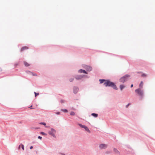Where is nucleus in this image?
Masks as SVG:
<instances>
[{
    "instance_id": "nucleus-1",
    "label": "nucleus",
    "mask_w": 155,
    "mask_h": 155,
    "mask_svg": "<svg viewBox=\"0 0 155 155\" xmlns=\"http://www.w3.org/2000/svg\"><path fill=\"white\" fill-rule=\"evenodd\" d=\"M104 85L106 86H110L113 87L114 89L117 90V88L116 85L113 82L110 81L109 80H106L104 82Z\"/></svg>"
},
{
    "instance_id": "nucleus-2",
    "label": "nucleus",
    "mask_w": 155,
    "mask_h": 155,
    "mask_svg": "<svg viewBox=\"0 0 155 155\" xmlns=\"http://www.w3.org/2000/svg\"><path fill=\"white\" fill-rule=\"evenodd\" d=\"M135 92L137 93L139 96H140L141 98H142L143 96V90L140 88H138L135 90Z\"/></svg>"
},
{
    "instance_id": "nucleus-3",
    "label": "nucleus",
    "mask_w": 155,
    "mask_h": 155,
    "mask_svg": "<svg viewBox=\"0 0 155 155\" xmlns=\"http://www.w3.org/2000/svg\"><path fill=\"white\" fill-rule=\"evenodd\" d=\"M130 76L129 75H126L122 77L120 80V81L122 83H124L127 81L130 78Z\"/></svg>"
},
{
    "instance_id": "nucleus-4",
    "label": "nucleus",
    "mask_w": 155,
    "mask_h": 155,
    "mask_svg": "<svg viewBox=\"0 0 155 155\" xmlns=\"http://www.w3.org/2000/svg\"><path fill=\"white\" fill-rule=\"evenodd\" d=\"M56 133V131L53 129L51 128V130L48 132L49 134L51 135L52 136L54 137H55V134Z\"/></svg>"
},
{
    "instance_id": "nucleus-5",
    "label": "nucleus",
    "mask_w": 155,
    "mask_h": 155,
    "mask_svg": "<svg viewBox=\"0 0 155 155\" xmlns=\"http://www.w3.org/2000/svg\"><path fill=\"white\" fill-rule=\"evenodd\" d=\"M107 146V144H101L99 145V147L101 149H103L106 148Z\"/></svg>"
},
{
    "instance_id": "nucleus-6",
    "label": "nucleus",
    "mask_w": 155,
    "mask_h": 155,
    "mask_svg": "<svg viewBox=\"0 0 155 155\" xmlns=\"http://www.w3.org/2000/svg\"><path fill=\"white\" fill-rule=\"evenodd\" d=\"M86 69L87 71H91L92 70V68L91 67L89 66H86Z\"/></svg>"
},
{
    "instance_id": "nucleus-7",
    "label": "nucleus",
    "mask_w": 155,
    "mask_h": 155,
    "mask_svg": "<svg viewBox=\"0 0 155 155\" xmlns=\"http://www.w3.org/2000/svg\"><path fill=\"white\" fill-rule=\"evenodd\" d=\"M83 78V76L81 75H78L76 76L75 78L77 79H80Z\"/></svg>"
},
{
    "instance_id": "nucleus-8",
    "label": "nucleus",
    "mask_w": 155,
    "mask_h": 155,
    "mask_svg": "<svg viewBox=\"0 0 155 155\" xmlns=\"http://www.w3.org/2000/svg\"><path fill=\"white\" fill-rule=\"evenodd\" d=\"M78 72L80 73H83L84 74H87V72L84 70L82 69H80L78 71Z\"/></svg>"
},
{
    "instance_id": "nucleus-9",
    "label": "nucleus",
    "mask_w": 155,
    "mask_h": 155,
    "mask_svg": "<svg viewBox=\"0 0 155 155\" xmlns=\"http://www.w3.org/2000/svg\"><path fill=\"white\" fill-rule=\"evenodd\" d=\"M114 151L117 154H120V153L119 151L116 148H114Z\"/></svg>"
},
{
    "instance_id": "nucleus-10",
    "label": "nucleus",
    "mask_w": 155,
    "mask_h": 155,
    "mask_svg": "<svg viewBox=\"0 0 155 155\" xmlns=\"http://www.w3.org/2000/svg\"><path fill=\"white\" fill-rule=\"evenodd\" d=\"M78 89L77 87H74V93H76L78 91Z\"/></svg>"
},
{
    "instance_id": "nucleus-11",
    "label": "nucleus",
    "mask_w": 155,
    "mask_h": 155,
    "mask_svg": "<svg viewBox=\"0 0 155 155\" xmlns=\"http://www.w3.org/2000/svg\"><path fill=\"white\" fill-rule=\"evenodd\" d=\"M28 49V48L26 46L23 47L21 49V51H22L24 50H26Z\"/></svg>"
},
{
    "instance_id": "nucleus-12",
    "label": "nucleus",
    "mask_w": 155,
    "mask_h": 155,
    "mask_svg": "<svg viewBox=\"0 0 155 155\" xmlns=\"http://www.w3.org/2000/svg\"><path fill=\"white\" fill-rule=\"evenodd\" d=\"M143 85V82L142 81H141L140 84L139 85V87L140 88H142Z\"/></svg>"
},
{
    "instance_id": "nucleus-13",
    "label": "nucleus",
    "mask_w": 155,
    "mask_h": 155,
    "mask_svg": "<svg viewBox=\"0 0 155 155\" xmlns=\"http://www.w3.org/2000/svg\"><path fill=\"white\" fill-rule=\"evenodd\" d=\"M125 86L123 85H121L120 86V88L121 91L122 90V89L125 87Z\"/></svg>"
},
{
    "instance_id": "nucleus-14",
    "label": "nucleus",
    "mask_w": 155,
    "mask_h": 155,
    "mask_svg": "<svg viewBox=\"0 0 155 155\" xmlns=\"http://www.w3.org/2000/svg\"><path fill=\"white\" fill-rule=\"evenodd\" d=\"M78 125L81 127L82 128H85V127H86L87 126H86L85 125H82L81 124H78Z\"/></svg>"
},
{
    "instance_id": "nucleus-15",
    "label": "nucleus",
    "mask_w": 155,
    "mask_h": 155,
    "mask_svg": "<svg viewBox=\"0 0 155 155\" xmlns=\"http://www.w3.org/2000/svg\"><path fill=\"white\" fill-rule=\"evenodd\" d=\"M91 115L95 117H96L98 116V114L95 113H92L91 114Z\"/></svg>"
},
{
    "instance_id": "nucleus-16",
    "label": "nucleus",
    "mask_w": 155,
    "mask_h": 155,
    "mask_svg": "<svg viewBox=\"0 0 155 155\" xmlns=\"http://www.w3.org/2000/svg\"><path fill=\"white\" fill-rule=\"evenodd\" d=\"M24 65L28 67L30 65V64L28 63L25 61H24Z\"/></svg>"
},
{
    "instance_id": "nucleus-17",
    "label": "nucleus",
    "mask_w": 155,
    "mask_h": 155,
    "mask_svg": "<svg viewBox=\"0 0 155 155\" xmlns=\"http://www.w3.org/2000/svg\"><path fill=\"white\" fill-rule=\"evenodd\" d=\"M106 80H105L104 79H100L99 81L100 82V83L102 84L104 82H104H105V81H106Z\"/></svg>"
},
{
    "instance_id": "nucleus-18",
    "label": "nucleus",
    "mask_w": 155,
    "mask_h": 155,
    "mask_svg": "<svg viewBox=\"0 0 155 155\" xmlns=\"http://www.w3.org/2000/svg\"><path fill=\"white\" fill-rule=\"evenodd\" d=\"M84 129H85L86 131H87L88 133H90V130H89V129L87 127H86Z\"/></svg>"
},
{
    "instance_id": "nucleus-19",
    "label": "nucleus",
    "mask_w": 155,
    "mask_h": 155,
    "mask_svg": "<svg viewBox=\"0 0 155 155\" xmlns=\"http://www.w3.org/2000/svg\"><path fill=\"white\" fill-rule=\"evenodd\" d=\"M29 73H30V74H31L32 76H37V75L36 73H33V72H29Z\"/></svg>"
},
{
    "instance_id": "nucleus-20",
    "label": "nucleus",
    "mask_w": 155,
    "mask_h": 155,
    "mask_svg": "<svg viewBox=\"0 0 155 155\" xmlns=\"http://www.w3.org/2000/svg\"><path fill=\"white\" fill-rule=\"evenodd\" d=\"M21 147V148L22 149H23V150H24V146L22 144H21L19 146V148H20V147Z\"/></svg>"
},
{
    "instance_id": "nucleus-21",
    "label": "nucleus",
    "mask_w": 155,
    "mask_h": 155,
    "mask_svg": "<svg viewBox=\"0 0 155 155\" xmlns=\"http://www.w3.org/2000/svg\"><path fill=\"white\" fill-rule=\"evenodd\" d=\"M70 115H71L74 116V115H75V114L74 112H71L70 113Z\"/></svg>"
},
{
    "instance_id": "nucleus-22",
    "label": "nucleus",
    "mask_w": 155,
    "mask_h": 155,
    "mask_svg": "<svg viewBox=\"0 0 155 155\" xmlns=\"http://www.w3.org/2000/svg\"><path fill=\"white\" fill-rule=\"evenodd\" d=\"M41 134L43 135H47V134H45V133L44 132H41Z\"/></svg>"
},
{
    "instance_id": "nucleus-23",
    "label": "nucleus",
    "mask_w": 155,
    "mask_h": 155,
    "mask_svg": "<svg viewBox=\"0 0 155 155\" xmlns=\"http://www.w3.org/2000/svg\"><path fill=\"white\" fill-rule=\"evenodd\" d=\"M147 76V75L146 74H143L142 75V76L143 77H145Z\"/></svg>"
},
{
    "instance_id": "nucleus-24",
    "label": "nucleus",
    "mask_w": 155,
    "mask_h": 155,
    "mask_svg": "<svg viewBox=\"0 0 155 155\" xmlns=\"http://www.w3.org/2000/svg\"><path fill=\"white\" fill-rule=\"evenodd\" d=\"M74 79L73 78H71L69 79V81L70 82H72L74 80Z\"/></svg>"
},
{
    "instance_id": "nucleus-25",
    "label": "nucleus",
    "mask_w": 155,
    "mask_h": 155,
    "mask_svg": "<svg viewBox=\"0 0 155 155\" xmlns=\"http://www.w3.org/2000/svg\"><path fill=\"white\" fill-rule=\"evenodd\" d=\"M40 124H41L43 125L44 126H45L46 125V124L45 123H43V122L41 123H40Z\"/></svg>"
},
{
    "instance_id": "nucleus-26",
    "label": "nucleus",
    "mask_w": 155,
    "mask_h": 155,
    "mask_svg": "<svg viewBox=\"0 0 155 155\" xmlns=\"http://www.w3.org/2000/svg\"><path fill=\"white\" fill-rule=\"evenodd\" d=\"M62 111L66 112H67L68 111L66 109L62 110Z\"/></svg>"
},
{
    "instance_id": "nucleus-27",
    "label": "nucleus",
    "mask_w": 155,
    "mask_h": 155,
    "mask_svg": "<svg viewBox=\"0 0 155 155\" xmlns=\"http://www.w3.org/2000/svg\"><path fill=\"white\" fill-rule=\"evenodd\" d=\"M111 152L110 151H106L105 153L106 154H108L110 153Z\"/></svg>"
},
{
    "instance_id": "nucleus-28",
    "label": "nucleus",
    "mask_w": 155,
    "mask_h": 155,
    "mask_svg": "<svg viewBox=\"0 0 155 155\" xmlns=\"http://www.w3.org/2000/svg\"><path fill=\"white\" fill-rule=\"evenodd\" d=\"M34 93L35 94V97H36L37 95H38L39 94V93H37L35 92H34Z\"/></svg>"
},
{
    "instance_id": "nucleus-29",
    "label": "nucleus",
    "mask_w": 155,
    "mask_h": 155,
    "mask_svg": "<svg viewBox=\"0 0 155 155\" xmlns=\"http://www.w3.org/2000/svg\"><path fill=\"white\" fill-rule=\"evenodd\" d=\"M38 138H39V139H40L41 140V138H42V137H40V136H39L38 137Z\"/></svg>"
},
{
    "instance_id": "nucleus-30",
    "label": "nucleus",
    "mask_w": 155,
    "mask_h": 155,
    "mask_svg": "<svg viewBox=\"0 0 155 155\" xmlns=\"http://www.w3.org/2000/svg\"><path fill=\"white\" fill-rule=\"evenodd\" d=\"M56 114H60V113L59 112H58L56 113Z\"/></svg>"
},
{
    "instance_id": "nucleus-31",
    "label": "nucleus",
    "mask_w": 155,
    "mask_h": 155,
    "mask_svg": "<svg viewBox=\"0 0 155 155\" xmlns=\"http://www.w3.org/2000/svg\"><path fill=\"white\" fill-rule=\"evenodd\" d=\"M33 148V146H31V147H30V149H32Z\"/></svg>"
},
{
    "instance_id": "nucleus-32",
    "label": "nucleus",
    "mask_w": 155,
    "mask_h": 155,
    "mask_svg": "<svg viewBox=\"0 0 155 155\" xmlns=\"http://www.w3.org/2000/svg\"><path fill=\"white\" fill-rule=\"evenodd\" d=\"M61 103H64V102L63 101V100H61Z\"/></svg>"
},
{
    "instance_id": "nucleus-33",
    "label": "nucleus",
    "mask_w": 155,
    "mask_h": 155,
    "mask_svg": "<svg viewBox=\"0 0 155 155\" xmlns=\"http://www.w3.org/2000/svg\"><path fill=\"white\" fill-rule=\"evenodd\" d=\"M129 104H128L127 105V106H126V107L127 108L128 107V106L129 105Z\"/></svg>"
},
{
    "instance_id": "nucleus-34",
    "label": "nucleus",
    "mask_w": 155,
    "mask_h": 155,
    "mask_svg": "<svg viewBox=\"0 0 155 155\" xmlns=\"http://www.w3.org/2000/svg\"><path fill=\"white\" fill-rule=\"evenodd\" d=\"M133 84H132L131 85V87H133Z\"/></svg>"
},
{
    "instance_id": "nucleus-35",
    "label": "nucleus",
    "mask_w": 155,
    "mask_h": 155,
    "mask_svg": "<svg viewBox=\"0 0 155 155\" xmlns=\"http://www.w3.org/2000/svg\"><path fill=\"white\" fill-rule=\"evenodd\" d=\"M32 106H31L30 107V109H33L34 108H32Z\"/></svg>"
},
{
    "instance_id": "nucleus-36",
    "label": "nucleus",
    "mask_w": 155,
    "mask_h": 155,
    "mask_svg": "<svg viewBox=\"0 0 155 155\" xmlns=\"http://www.w3.org/2000/svg\"><path fill=\"white\" fill-rule=\"evenodd\" d=\"M2 71V69L0 68V71Z\"/></svg>"
}]
</instances>
